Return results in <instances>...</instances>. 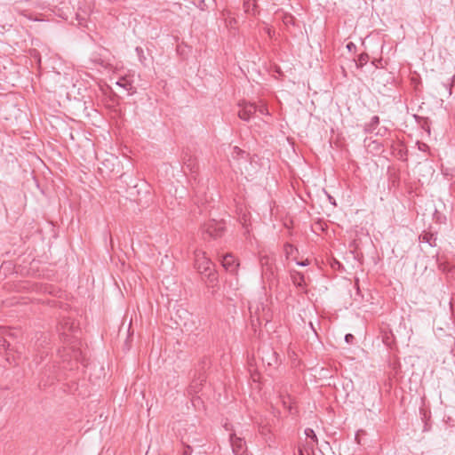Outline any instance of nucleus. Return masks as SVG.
<instances>
[{
  "mask_svg": "<svg viewBox=\"0 0 455 455\" xmlns=\"http://www.w3.org/2000/svg\"><path fill=\"white\" fill-rule=\"evenodd\" d=\"M419 240L422 243H428L430 246H435L436 245V243H435L436 238L434 236L433 234H430V233H425V234L420 235H419Z\"/></svg>",
  "mask_w": 455,
  "mask_h": 455,
  "instance_id": "11",
  "label": "nucleus"
},
{
  "mask_svg": "<svg viewBox=\"0 0 455 455\" xmlns=\"http://www.w3.org/2000/svg\"><path fill=\"white\" fill-rule=\"evenodd\" d=\"M305 435L307 438L310 439V442L307 443V445L313 449L315 444H317V436L315 433V431L312 428H306L305 429Z\"/></svg>",
  "mask_w": 455,
  "mask_h": 455,
  "instance_id": "10",
  "label": "nucleus"
},
{
  "mask_svg": "<svg viewBox=\"0 0 455 455\" xmlns=\"http://www.w3.org/2000/svg\"><path fill=\"white\" fill-rule=\"evenodd\" d=\"M136 52L140 57V60L142 62L143 61L142 59H145V57L143 56V50L140 47H137Z\"/></svg>",
  "mask_w": 455,
  "mask_h": 455,
  "instance_id": "17",
  "label": "nucleus"
},
{
  "mask_svg": "<svg viewBox=\"0 0 455 455\" xmlns=\"http://www.w3.org/2000/svg\"><path fill=\"white\" fill-rule=\"evenodd\" d=\"M290 250H291V251L292 250V245H291V244L287 243V244L285 245V251H286V252H287V253H289Z\"/></svg>",
  "mask_w": 455,
  "mask_h": 455,
  "instance_id": "22",
  "label": "nucleus"
},
{
  "mask_svg": "<svg viewBox=\"0 0 455 455\" xmlns=\"http://www.w3.org/2000/svg\"><path fill=\"white\" fill-rule=\"evenodd\" d=\"M257 112L265 116L269 115L268 109L265 104L257 105Z\"/></svg>",
  "mask_w": 455,
  "mask_h": 455,
  "instance_id": "14",
  "label": "nucleus"
},
{
  "mask_svg": "<svg viewBox=\"0 0 455 455\" xmlns=\"http://www.w3.org/2000/svg\"><path fill=\"white\" fill-rule=\"evenodd\" d=\"M379 124V117L378 116H374L371 117V121L368 124H365L363 131L365 133H371L374 132L376 127Z\"/></svg>",
  "mask_w": 455,
  "mask_h": 455,
  "instance_id": "7",
  "label": "nucleus"
},
{
  "mask_svg": "<svg viewBox=\"0 0 455 455\" xmlns=\"http://www.w3.org/2000/svg\"><path fill=\"white\" fill-rule=\"evenodd\" d=\"M116 85L129 92L132 89V81L127 76H122L116 82Z\"/></svg>",
  "mask_w": 455,
  "mask_h": 455,
  "instance_id": "8",
  "label": "nucleus"
},
{
  "mask_svg": "<svg viewBox=\"0 0 455 455\" xmlns=\"http://www.w3.org/2000/svg\"><path fill=\"white\" fill-rule=\"evenodd\" d=\"M359 60L361 62V64L363 65V63H366L367 60H368V55L367 54H361L360 55V58H359Z\"/></svg>",
  "mask_w": 455,
  "mask_h": 455,
  "instance_id": "18",
  "label": "nucleus"
},
{
  "mask_svg": "<svg viewBox=\"0 0 455 455\" xmlns=\"http://www.w3.org/2000/svg\"><path fill=\"white\" fill-rule=\"evenodd\" d=\"M443 87L448 91V93L451 95V87H452V84H443Z\"/></svg>",
  "mask_w": 455,
  "mask_h": 455,
  "instance_id": "20",
  "label": "nucleus"
},
{
  "mask_svg": "<svg viewBox=\"0 0 455 455\" xmlns=\"http://www.w3.org/2000/svg\"><path fill=\"white\" fill-rule=\"evenodd\" d=\"M195 267L198 272L206 278L210 284H213L218 281V275L214 270V265L212 260L206 257L203 251H195Z\"/></svg>",
  "mask_w": 455,
  "mask_h": 455,
  "instance_id": "1",
  "label": "nucleus"
},
{
  "mask_svg": "<svg viewBox=\"0 0 455 455\" xmlns=\"http://www.w3.org/2000/svg\"><path fill=\"white\" fill-rule=\"evenodd\" d=\"M354 339H355V337L350 333H348L345 336V340L347 343H352Z\"/></svg>",
  "mask_w": 455,
  "mask_h": 455,
  "instance_id": "19",
  "label": "nucleus"
},
{
  "mask_svg": "<svg viewBox=\"0 0 455 455\" xmlns=\"http://www.w3.org/2000/svg\"><path fill=\"white\" fill-rule=\"evenodd\" d=\"M221 265L226 271L231 274H236L239 263L231 253H228L222 257Z\"/></svg>",
  "mask_w": 455,
  "mask_h": 455,
  "instance_id": "4",
  "label": "nucleus"
},
{
  "mask_svg": "<svg viewBox=\"0 0 455 455\" xmlns=\"http://www.w3.org/2000/svg\"><path fill=\"white\" fill-rule=\"evenodd\" d=\"M7 331L0 327V349L6 350L10 347V343L5 339Z\"/></svg>",
  "mask_w": 455,
  "mask_h": 455,
  "instance_id": "12",
  "label": "nucleus"
},
{
  "mask_svg": "<svg viewBox=\"0 0 455 455\" xmlns=\"http://www.w3.org/2000/svg\"><path fill=\"white\" fill-rule=\"evenodd\" d=\"M347 48L349 51H351L352 49L355 48V44H353L352 42H350V43H348V44H347Z\"/></svg>",
  "mask_w": 455,
  "mask_h": 455,
  "instance_id": "21",
  "label": "nucleus"
},
{
  "mask_svg": "<svg viewBox=\"0 0 455 455\" xmlns=\"http://www.w3.org/2000/svg\"><path fill=\"white\" fill-rule=\"evenodd\" d=\"M225 232V225L223 221L211 220L204 223L202 227V234L204 239L212 238L217 239Z\"/></svg>",
  "mask_w": 455,
  "mask_h": 455,
  "instance_id": "2",
  "label": "nucleus"
},
{
  "mask_svg": "<svg viewBox=\"0 0 455 455\" xmlns=\"http://www.w3.org/2000/svg\"><path fill=\"white\" fill-rule=\"evenodd\" d=\"M269 258L267 256H262L259 259L262 267L268 265Z\"/></svg>",
  "mask_w": 455,
  "mask_h": 455,
  "instance_id": "16",
  "label": "nucleus"
},
{
  "mask_svg": "<svg viewBox=\"0 0 455 455\" xmlns=\"http://www.w3.org/2000/svg\"><path fill=\"white\" fill-rule=\"evenodd\" d=\"M297 264L299 266H307L308 264V262H307V260H306V261L297 262Z\"/></svg>",
  "mask_w": 455,
  "mask_h": 455,
  "instance_id": "23",
  "label": "nucleus"
},
{
  "mask_svg": "<svg viewBox=\"0 0 455 455\" xmlns=\"http://www.w3.org/2000/svg\"><path fill=\"white\" fill-rule=\"evenodd\" d=\"M249 4V2H244V7L248 8L247 5Z\"/></svg>",
  "mask_w": 455,
  "mask_h": 455,
  "instance_id": "25",
  "label": "nucleus"
},
{
  "mask_svg": "<svg viewBox=\"0 0 455 455\" xmlns=\"http://www.w3.org/2000/svg\"><path fill=\"white\" fill-rule=\"evenodd\" d=\"M205 381L204 376H200L198 379L192 380L188 388V393L191 395L197 394L201 390L203 382Z\"/></svg>",
  "mask_w": 455,
  "mask_h": 455,
  "instance_id": "6",
  "label": "nucleus"
},
{
  "mask_svg": "<svg viewBox=\"0 0 455 455\" xmlns=\"http://www.w3.org/2000/svg\"><path fill=\"white\" fill-rule=\"evenodd\" d=\"M76 20L77 21L76 24H75L76 26H83V21H84V18L82 17V15L80 13H76Z\"/></svg>",
  "mask_w": 455,
  "mask_h": 455,
  "instance_id": "15",
  "label": "nucleus"
},
{
  "mask_svg": "<svg viewBox=\"0 0 455 455\" xmlns=\"http://www.w3.org/2000/svg\"><path fill=\"white\" fill-rule=\"evenodd\" d=\"M240 110L238 116L243 121H249L250 118L257 113V105L251 102H243L239 104Z\"/></svg>",
  "mask_w": 455,
  "mask_h": 455,
  "instance_id": "3",
  "label": "nucleus"
},
{
  "mask_svg": "<svg viewBox=\"0 0 455 455\" xmlns=\"http://www.w3.org/2000/svg\"><path fill=\"white\" fill-rule=\"evenodd\" d=\"M229 441L231 443L232 451L235 455H243L246 450L245 441L235 435V434H230Z\"/></svg>",
  "mask_w": 455,
  "mask_h": 455,
  "instance_id": "5",
  "label": "nucleus"
},
{
  "mask_svg": "<svg viewBox=\"0 0 455 455\" xmlns=\"http://www.w3.org/2000/svg\"><path fill=\"white\" fill-rule=\"evenodd\" d=\"M184 167L188 169L191 173H194L197 170V163L195 158L188 156L184 158Z\"/></svg>",
  "mask_w": 455,
  "mask_h": 455,
  "instance_id": "9",
  "label": "nucleus"
},
{
  "mask_svg": "<svg viewBox=\"0 0 455 455\" xmlns=\"http://www.w3.org/2000/svg\"><path fill=\"white\" fill-rule=\"evenodd\" d=\"M291 279L295 285L299 287H302L304 285L305 280L304 275L299 272H294L291 274Z\"/></svg>",
  "mask_w": 455,
  "mask_h": 455,
  "instance_id": "13",
  "label": "nucleus"
},
{
  "mask_svg": "<svg viewBox=\"0 0 455 455\" xmlns=\"http://www.w3.org/2000/svg\"><path fill=\"white\" fill-rule=\"evenodd\" d=\"M199 399V397H192L191 401L193 403V404L195 405L196 404V402Z\"/></svg>",
  "mask_w": 455,
  "mask_h": 455,
  "instance_id": "24",
  "label": "nucleus"
}]
</instances>
